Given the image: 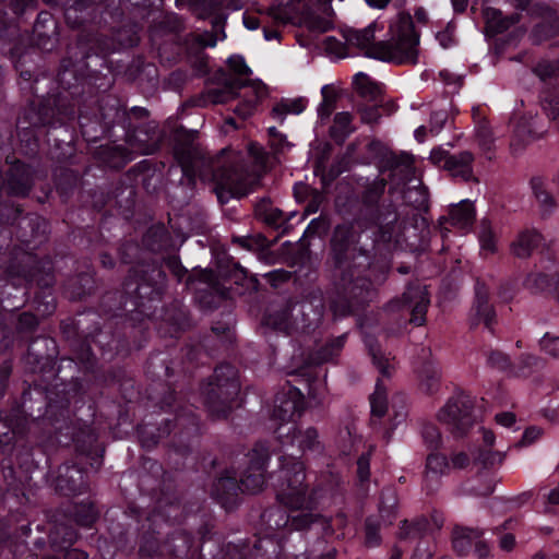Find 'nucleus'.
Here are the masks:
<instances>
[{"label":"nucleus","mask_w":559,"mask_h":559,"mask_svg":"<svg viewBox=\"0 0 559 559\" xmlns=\"http://www.w3.org/2000/svg\"><path fill=\"white\" fill-rule=\"evenodd\" d=\"M374 24L364 29H347L344 39L348 46L364 51L368 58L395 63H415L418 57L419 36L414 29L411 14L400 12L392 19L388 41L373 43Z\"/></svg>","instance_id":"obj_1"},{"label":"nucleus","mask_w":559,"mask_h":559,"mask_svg":"<svg viewBox=\"0 0 559 559\" xmlns=\"http://www.w3.org/2000/svg\"><path fill=\"white\" fill-rule=\"evenodd\" d=\"M305 478V466L300 461H294L290 467H282L281 480L275 486L277 500L292 510H299L300 513L287 515L281 510H273L263 514V518L274 522L275 528L289 525L293 530H304L319 520V516L312 513L317 507L314 492L307 495Z\"/></svg>","instance_id":"obj_2"},{"label":"nucleus","mask_w":559,"mask_h":559,"mask_svg":"<svg viewBox=\"0 0 559 559\" xmlns=\"http://www.w3.org/2000/svg\"><path fill=\"white\" fill-rule=\"evenodd\" d=\"M229 73L222 71L218 80L221 87L207 90L205 102L209 104H225L229 100L241 97L235 112L247 118L254 111L257 105L266 97V86L260 80H251L252 71L240 55H233L227 59Z\"/></svg>","instance_id":"obj_3"},{"label":"nucleus","mask_w":559,"mask_h":559,"mask_svg":"<svg viewBox=\"0 0 559 559\" xmlns=\"http://www.w3.org/2000/svg\"><path fill=\"white\" fill-rule=\"evenodd\" d=\"M183 176L189 180L200 177L201 180H212L216 183V193L223 199L224 193L237 198L246 193L248 179L247 171L241 164V156L233 150H223L212 167L214 170H202L204 159L192 154L176 152Z\"/></svg>","instance_id":"obj_4"},{"label":"nucleus","mask_w":559,"mask_h":559,"mask_svg":"<svg viewBox=\"0 0 559 559\" xmlns=\"http://www.w3.org/2000/svg\"><path fill=\"white\" fill-rule=\"evenodd\" d=\"M304 409V395L297 388L289 386L275 397L273 417L281 421L277 428L278 438L283 444L297 442L301 451L312 449L318 438L313 428L296 431L295 420L300 417Z\"/></svg>","instance_id":"obj_5"},{"label":"nucleus","mask_w":559,"mask_h":559,"mask_svg":"<svg viewBox=\"0 0 559 559\" xmlns=\"http://www.w3.org/2000/svg\"><path fill=\"white\" fill-rule=\"evenodd\" d=\"M331 0H280L270 8V15L277 22L286 24H305L310 28L325 31L323 22L313 17L311 5L326 3Z\"/></svg>","instance_id":"obj_6"},{"label":"nucleus","mask_w":559,"mask_h":559,"mask_svg":"<svg viewBox=\"0 0 559 559\" xmlns=\"http://www.w3.org/2000/svg\"><path fill=\"white\" fill-rule=\"evenodd\" d=\"M248 466L242 472L240 484L243 491L257 493L265 485V467L270 457L269 450L263 443H258L247 455Z\"/></svg>","instance_id":"obj_7"},{"label":"nucleus","mask_w":559,"mask_h":559,"mask_svg":"<svg viewBox=\"0 0 559 559\" xmlns=\"http://www.w3.org/2000/svg\"><path fill=\"white\" fill-rule=\"evenodd\" d=\"M437 417L451 430L461 433L469 424V401L464 395L454 396L439 411Z\"/></svg>","instance_id":"obj_8"},{"label":"nucleus","mask_w":559,"mask_h":559,"mask_svg":"<svg viewBox=\"0 0 559 559\" xmlns=\"http://www.w3.org/2000/svg\"><path fill=\"white\" fill-rule=\"evenodd\" d=\"M32 187L31 168L20 162L14 163L9 170L7 180H0V190L13 195H25Z\"/></svg>","instance_id":"obj_9"},{"label":"nucleus","mask_w":559,"mask_h":559,"mask_svg":"<svg viewBox=\"0 0 559 559\" xmlns=\"http://www.w3.org/2000/svg\"><path fill=\"white\" fill-rule=\"evenodd\" d=\"M404 307L411 310V322L421 325L429 306V296L426 287L420 285L409 286L403 295Z\"/></svg>","instance_id":"obj_10"},{"label":"nucleus","mask_w":559,"mask_h":559,"mask_svg":"<svg viewBox=\"0 0 559 559\" xmlns=\"http://www.w3.org/2000/svg\"><path fill=\"white\" fill-rule=\"evenodd\" d=\"M481 533L473 528H456L453 536V546L459 552H464L473 545L479 557H485L489 552L488 546L479 540Z\"/></svg>","instance_id":"obj_11"},{"label":"nucleus","mask_w":559,"mask_h":559,"mask_svg":"<svg viewBox=\"0 0 559 559\" xmlns=\"http://www.w3.org/2000/svg\"><path fill=\"white\" fill-rule=\"evenodd\" d=\"M474 219L475 210L473 203L467 200H463L450 209L449 215L444 218V222L465 233L471 228Z\"/></svg>","instance_id":"obj_12"},{"label":"nucleus","mask_w":559,"mask_h":559,"mask_svg":"<svg viewBox=\"0 0 559 559\" xmlns=\"http://www.w3.org/2000/svg\"><path fill=\"white\" fill-rule=\"evenodd\" d=\"M239 489L235 474L227 472L214 484L213 496L223 507L228 508L235 502Z\"/></svg>","instance_id":"obj_13"},{"label":"nucleus","mask_w":559,"mask_h":559,"mask_svg":"<svg viewBox=\"0 0 559 559\" xmlns=\"http://www.w3.org/2000/svg\"><path fill=\"white\" fill-rule=\"evenodd\" d=\"M543 240L542 235L535 229H525L519 234L511 245V251L519 258H527Z\"/></svg>","instance_id":"obj_14"},{"label":"nucleus","mask_w":559,"mask_h":559,"mask_svg":"<svg viewBox=\"0 0 559 559\" xmlns=\"http://www.w3.org/2000/svg\"><path fill=\"white\" fill-rule=\"evenodd\" d=\"M350 243L349 227L337 226L332 238V251L340 269L345 267V260L352 251Z\"/></svg>","instance_id":"obj_15"},{"label":"nucleus","mask_w":559,"mask_h":559,"mask_svg":"<svg viewBox=\"0 0 559 559\" xmlns=\"http://www.w3.org/2000/svg\"><path fill=\"white\" fill-rule=\"evenodd\" d=\"M473 155L469 152H462L457 155H452L447 159L445 169L453 176L469 180L473 178L472 169Z\"/></svg>","instance_id":"obj_16"},{"label":"nucleus","mask_w":559,"mask_h":559,"mask_svg":"<svg viewBox=\"0 0 559 559\" xmlns=\"http://www.w3.org/2000/svg\"><path fill=\"white\" fill-rule=\"evenodd\" d=\"M476 317L475 323L483 322L486 328L490 329L495 319V311L488 302L487 292L479 286L476 289V300L473 308Z\"/></svg>","instance_id":"obj_17"},{"label":"nucleus","mask_w":559,"mask_h":559,"mask_svg":"<svg viewBox=\"0 0 559 559\" xmlns=\"http://www.w3.org/2000/svg\"><path fill=\"white\" fill-rule=\"evenodd\" d=\"M353 84L357 93L368 100H377L381 94V85L364 72L354 75Z\"/></svg>","instance_id":"obj_18"},{"label":"nucleus","mask_w":559,"mask_h":559,"mask_svg":"<svg viewBox=\"0 0 559 559\" xmlns=\"http://www.w3.org/2000/svg\"><path fill=\"white\" fill-rule=\"evenodd\" d=\"M307 99L299 97L295 99H283L272 109V116L280 122H283L287 115H299L307 107Z\"/></svg>","instance_id":"obj_19"},{"label":"nucleus","mask_w":559,"mask_h":559,"mask_svg":"<svg viewBox=\"0 0 559 559\" xmlns=\"http://www.w3.org/2000/svg\"><path fill=\"white\" fill-rule=\"evenodd\" d=\"M440 383V369L435 362H427L419 371V385L426 393H433Z\"/></svg>","instance_id":"obj_20"},{"label":"nucleus","mask_w":559,"mask_h":559,"mask_svg":"<svg viewBox=\"0 0 559 559\" xmlns=\"http://www.w3.org/2000/svg\"><path fill=\"white\" fill-rule=\"evenodd\" d=\"M531 188L536 201L538 202L540 211L544 214L550 213L555 207V200L547 191L545 180L540 177H534L531 180Z\"/></svg>","instance_id":"obj_21"},{"label":"nucleus","mask_w":559,"mask_h":559,"mask_svg":"<svg viewBox=\"0 0 559 559\" xmlns=\"http://www.w3.org/2000/svg\"><path fill=\"white\" fill-rule=\"evenodd\" d=\"M344 284H349V293L361 301L365 300L364 294H369L371 282L367 277L360 276V272H356L350 267L347 269V273L343 277Z\"/></svg>","instance_id":"obj_22"},{"label":"nucleus","mask_w":559,"mask_h":559,"mask_svg":"<svg viewBox=\"0 0 559 559\" xmlns=\"http://www.w3.org/2000/svg\"><path fill=\"white\" fill-rule=\"evenodd\" d=\"M214 377L216 386L222 390L224 386L228 388L229 394H237L239 391V383L236 379V371L229 365H223L215 369Z\"/></svg>","instance_id":"obj_23"},{"label":"nucleus","mask_w":559,"mask_h":559,"mask_svg":"<svg viewBox=\"0 0 559 559\" xmlns=\"http://www.w3.org/2000/svg\"><path fill=\"white\" fill-rule=\"evenodd\" d=\"M478 240L483 254H491L497 249V235L489 221L483 219L479 225Z\"/></svg>","instance_id":"obj_24"},{"label":"nucleus","mask_w":559,"mask_h":559,"mask_svg":"<svg viewBox=\"0 0 559 559\" xmlns=\"http://www.w3.org/2000/svg\"><path fill=\"white\" fill-rule=\"evenodd\" d=\"M352 115L348 112H338L334 117L333 126L331 127V136L335 141H344L352 132Z\"/></svg>","instance_id":"obj_25"},{"label":"nucleus","mask_w":559,"mask_h":559,"mask_svg":"<svg viewBox=\"0 0 559 559\" xmlns=\"http://www.w3.org/2000/svg\"><path fill=\"white\" fill-rule=\"evenodd\" d=\"M370 406L372 418H381L388 411L386 389L380 381L377 382L374 392L370 396Z\"/></svg>","instance_id":"obj_26"},{"label":"nucleus","mask_w":559,"mask_h":559,"mask_svg":"<svg viewBox=\"0 0 559 559\" xmlns=\"http://www.w3.org/2000/svg\"><path fill=\"white\" fill-rule=\"evenodd\" d=\"M542 107L545 114L559 129V91L551 90L544 92L542 96Z\"/></svg>","instance_id":"obj_27"},{"label":"nucleus","mask_w":559,"mask_h":559,"mask_svg":"<svg viewBox=\"0 0 559 559\" xmlns=\"http://www.w3.org/2000/svg\"><path fill=\"white\" fill-rule=\"evenodd\" d=\"M487 26L496 33H501L515 23L513 17H503L501 11L487 8L484 12Z\"/></svg>","instance_id":"obj_28"},{"label":"nucleus","mask_w":559,"mask_h":559,"mask_svg":"<svg viewBox=\"0 0 559 559\" xmlns=\"http://www.w3.org/2000/svg\"><path fill=\"white\" fill-rule=\"evenodd\" d=\"M344 343L345 335H341L332 340L317 353L316 357L313 358V361L317 364L330 361L331 359H333L334 356H336L340 353L341 348L344 346Z\"/></svg>","instance_id":"obj_29"},{"label":"nucleus","mask_w":559,"mask_h":559,"mask_svg":"<svg viewBox=\"0 0 559 559\" xmlns=\"http://www.w3.org/2000/svg\"><path fill=\"white\" fill-rule=\"evenodd\" d=\"M539 350L545 356L558 359L559 358V335L547 332L538 342Z\"/></svg>","instance_id":"obj_30"},{"label":"nucleus","mask_w":559,"mask_h":559,"mask_svg":"<svg viewBox=\"0 0 559 559\" xmlns=\"http://www.w3.org/2000/svg\"><path fill=\"white\" fill-rule=\"evenodd\" d=\"M449 467L447 457L442 454L432 453L427 457L426 476L427 478H437L442 475Z\"/></svg>","instance_id":"obj_31"},{"label":"nucleus","mask_w":559,"mask_h":559,"mask_svg":"<svg viewBox=\"0 0 559 559\" xmlns=\"http://www.w3.org/2000/svg\"><path fill=\"white\" fill-rule=\"evenodd\" d=\"M321 94H322V102L320 103V105L318 107V116L321 119H326L330 117V115L332 114V111L335 108L336 97H335L334 91L329 85H324L321 88Z\"/></svg>","instance_id":"obj_32"},{"label":"nucleus","mask_w":559,"mask_h":559,"mask_svg":"<svg viewBox=\"0 0 559 559\" xmlns=\"http://www.w3.org/2000/svg\"><path fill=\"white\" fill-rule=\"evenodd\" d=\"M428 530V521L425 519H420L414 523H408L407 521L403 522V525L400 528V538H416L421 536Z\"/></svg>","instance_id":"obj_33"},{"label":"nucleus","mask_w":559,"mask_h":559,"mask_svg":"<svg viewBox=\"0 0 559 559\" xmlns=\"http://www.w3.org/2000/svg\"><path fill=\"white\" fill-rule=\"evenodd\" d=\"M366 344L369 347L373 364L377 366L379 371L384 376H390V370L393 368V365L390 362V358L383 355L381 349L374 346L369 340H366Z\"/></svg>","instance_id":"obj_34"},{"label":"nucleus","mask_w":559,"mask_h":559,"mask_svg":"<svg viewBox=\"0 0 559 559\" xmlns=\"http://www.w3.org/2000/svg\"><path fill=\"white\" fill-rule=\"evenodd\" d=\"M477 141L480 148L487 155L488 158H491L490 152L493 146V139L491 135L490 129L486 124H480L477 128Z\"/></svg>","instance_id":"obj_35"},{"label":"nucleus","mask_w":559,"mask_h":559,"mask_svg":"<svg viewBox=\"0 0 559 559\" xmlns=\"http://www.w3.org/2000/svg\"><path fill=\"white\" fill-rule=\"evenodd\" d=\"M543 365L544 361L542 358L534 355H526L521 359L518 370H515L513 373L516 376H527L532 371L533 367L537 368L542 367Z\"/></svg>","instance_id":"obj_36"},{"label":"nucleus","mask_w":559,"mask_h":559,"mask_svg":"<svg viewBox=\"0 0 559 559\" xmlns=\"http://www.w3.org/2000/svg\"><path fill=\"white\" fill-rule=\"evenodd\" d=\"M264 324L267 326H272L275 330L289 333L290 326L288 324V312L283 311L278 316L269 314L264 319Z\"/></svg>","instance_id":"obj_37"},{"label":"nucleus","mask_w":559,"mask_h":559,"mask_svg":"<svg viewBox=\"0 0 559 559\" xmlns=\"http://www.w3.org/2000/svg\"><path fill=\"white\" fill-rule=\"evenodd\" d=\"M534 71L542 80H546L555 76L559 71V67L554 62L542 61L535 67Z\"/></svg>","instance_id":"obj_38"},{"label":"nucleus","mask_w":559,"mask_h":559,"mask_svg":"<svg viewBox=\"0 0 559 559\" xmlns=\"http://www.w3.org/2000/svg\"><path fill=\"white\" fill-rule=\"evenodd\" d=\"M484 466H492L500 464L503 461V454L500 452H492L489 450L481 451L476 457Z\"/></svg>","instance_id":"obj_39"},{"label":"nucleus","mask_w":559,"mask_h":559,"mask_svg":"<svg viewBox=\"0 0 559 559\" xmlns=\"http://www.w3.org/2000/svg\"><path fill=\"white\" fill-rule=\"evenodd\" d=\"M533 122H521L515 127L516 136L521 138L523 141H530L538 136L539 133L535 132L533 129Z\"/></svg>","instance_id":"obj_40"},{"label":"nucleus","mask_w":559,"mask_h":559,"mask_svg":"<svg viewBox=\"0 0 559 559\" xmlns=\"http://www.w3.org/2000/svg\"><path fill=\"white\" fill-rule=\"evenodd\" d=\"M488 364L499 370H507L510 367L509 358L501 352H491L488 356Z\"/></svg>","instance_id":"obj_41"},{"label":"nucleus","mask_w":559,"mask_h":559,"mask_svg":"<svg viewBox=\"0 0 559 559\" xmlns=\"http://www.w3.org/2000/svg\"><path fill=\"white\" fill-rule=\"evenodd\" d=\"M452 155L448 153V151L436 147L430 152L429 159L433 165H437L439 167H442L445 169L447 167V159L451 158Z\"/></svg>","instance_id":"obj_42"},{"label":"nucleus","mask_w":559,"mask_h":559,"mask_svg":"<svg viewBox=\"0 0 559 559\" xmlns=\"http://www.w3.org/2000/svg\"><path fill=\"white\" fill-rule=\"evenodd\" d=\"M445 120L447 114L444 111L433 112L430 119V132L432 134H438L443 128Z\"/></svg>","instance_id":"obj_43"},{"label":"nucleus","mask_w":559,"mask_h":559,"mask_svg":"<svg viewBox=\"0 0 559 559\" xmlns=\"http://www.w3.org/2000/svg\"><path fill=\"white\" fill-rule=\"evenodd\" d=\"M369 466H370L369 455H361L357 462L358 477L361 481H365L369 478Z\"/></svg>","instance_id":"obj_44"},{"label":"nucleus","mask_w":559,"mask_h":559,"mask_svg":"<svg viewBox=\"0 0 559 559\" xmlns=\"http://www.w3.org/2000/svg\"><path fill=\"white\" fill-rule=\"evenodd\" d=\"M540 436H542V430L539 428H537V427L527 428L523 433L521 444L528 445V444L533 443L535 440H537Z\"/></svg>","instance_id":"obj_45"},{"label":"nucleus","mask_w":559,"mask_h":559,"mask_svg":"<svg viewBox=\"0 0 559 559\" xmlns=\"http://www.w3.org/2000/svg\"><path fill=\"white\" fill-rule=\"evenodd\" d=\"M439 76L447 85H454V87L461 85L462 78L451 73L449 70H441Z\"/></svg>","instance_id":"obj_46"},{"label":"nucleus","mask_w":559,"mask_h":559,"mask_svg":"<svg viewBox=\"0 0 559 559\" xmlns=\"http://www.w3.org/2000/svg\"><path fill=\"white\" fill-rule=\"evenodd\" d=\"M423 438L431 443H436V441L440 440V433L433 425H426L423 428Z\"/></svg>","instance_id":"obj_47"},{"label":"nucleus","mask_w":559,"mask_h":559,"mask_svg":"<svg viewBox=\"0 0 559 559\" xmlns=\"http://www.w3.org/2000/svg\"><path fill=\"white\" fill-rule=\"evenodd\" d=\"M496 421L500 426L509 428L515 423V416L510 412L499 413L496 415Z\"/></svg>","instance_id":"obj_48"},{"label":"nucleus","mask_w":559,"mask_h":559,"mask_svg":"<svg viewBox=\"0 0 559 559\" xmlns=\"http://www.w3.org/2000/svg\"><path fill=\"white\" fill-rule=\"evenodd\" d=\"M87 512L84 516H79L76 519L78 523H80L81 525H84V526H88L91 525L94 521H95V518H96V513L93 509V507L91 504H87Z\"/></svg>","instance_id":"obj_49"},{"label":"nucleus","mask_w":559,"mask_h":559,"mask_svg":"<svg viewBox=\"0 0 559 559\" xmlns=\"http://www.w3.org/2000/svg\"><path fill=\"white\" fill-rule=\"evenodd\" d=\"M20 324H21V326L32 329L37 324V319L32 313H23L20 317Z\"/></svg>","instance_id":"obj_50"},{"label":"nucleus","mask_w":559,"mask_h":559,"mask_svg":"<svg viewBox=\"0 0 559 559\" xmlns=\"http://www.w3.org/2000/svg\"><path fill=\"white\" fill-rule=\"evenodd\" d=\"M515 544L514 536L512 534H506L500 538V548L510 551L513 549Z\"/></svg>","instance_id":"obj_51"},{"label":"nucleus","mask_w":559,"mask_h":559,"mask_svg":"<svg viewBox=\"0 0 559 559\" xmlns=\"http://www.w3.org/2000/svg\"><path fill=\"white\" fill-rule=\"evenodd\" d=\"M290 216L285 214L283 211L278 209L271 210L269 217L266 218L271 223H277L283 219H289Z\"/></svg>","instance_id":"obj_52"},{"label":"nucleus","mask_w":559,"mask_h":559,"mask_svg":"<svg viewBox=\"0 0 559 559\" xmlns=\"http://www.w3.org/2000/svg\"><path fill=\"white\" fill-rule=\"evenodd\" d=\"M468 457L465 453H457L452 457V464L455 467L463 468L467 465Z\"/></svg>","instance_id":"obj_53"},{"label":"nucleus","mask_w":559,"mask_h":559,"mask_svg":"<svg viewBox=\"0 0 559 559\" xmlns=\"http://www.w3.org/2000/svg\"><path fill=\"white\" fill-rule=\"evenodd\" d=\"M366 538H367V543L370 546H374L379 543V536L377 535L376 531L370 525L367 526Z\"/></svg>","instance_id":"obj_54"},{"label":"nucleus","mask_w":559,"mask_h":559,"mask_svg":"<svg viewBox=\"0 0 559 559\" xmlns=\"http://www.w3.org/2000/svg\"><path fill=\"white\" fill-rule=\"evenodd\" d=\"M87 555L79 549H70L66 552L64 559H86Z\"/></svg>","instance_id":"obj_55"},{"label":"nucleus","mask_w":559,"mask_h":559,"mask_svg":"<svg viewBox=\"0 0 559 559\" xmlns=\"http://www.w3.org/2000/svg\"><path fill=\"white\" fill-rule=\"evenodd\" d=\"M243 24L248 29H257L259 27L258 20L249 15L243 16Z\"/></svg>","instance_id":"obj_56"},{"label":"nucleus","mask_w":559,"mask_h":559,"mask_svg":"<svg viewBox=\"0 0 559 559\" xmlns=\"http://www.w3.org/2000/svg\"><path fill=\"white\" fill-rule=\"evenodd\" d=\"M366 3L373 9H383L385 8L390 0H365Z\"/></svg>","instance_id":"obj_57"},{"label":"nucleus","mask_w":559,"mask_h":559,"mask_svg":"<svg viewBox=\"0 0 559 559\" xmlns=\"http://www.w3.org/2000/svg\"><path fill=\"white\" fill-rule=\"evenodd\" d=\"M454 11L463 12L467 7V0H451Z\"/></svg>","instance_id":"obj_58"},{"label":"nucleus","mask_w":559,"mask_h":559,"mask_svg":"<svg viewBox=\"0 0 559 559\" xmlns=\"http://www.w3.org/2000/svg\"><path fill=\"white\" fill-rule=\"evenodd\" d=\"M426 135V128L424 126L418 127L415 132L414 136L418 142H424Z\"/></svg>","instance_id":"obj_59"},{"label":"nucleus","mask_w":559,"mask_h":559,"mask_svg":"<svg viewBox=\"0 0 559 559\" xmlns=\"http://www.w3.org/2000/svg\"><path fill=\"white\" fill-rule=\"evenodd\" d=\"M483 439H484V442L485 444L491 447L495 442V436L491 431H488V430H484L483 432Z\"/></svg>","instance_id":"obj_60"},{"label":"nucleus","mask_w":559,"mask_h":559,"mask_svg":"<svg viewBox=\"0 0 559 559\" xmlns=\"http://www.w3.org/2000/svg\"><path fill=\"white\" fill-rule=\"evenodd\" d=\"M548 501H549V503H552V504L559 503V490L557 487L549 492Z\"/></svg>","instance_id":"obj_61"},{"label":"nucleus","mask_w":559,"mask_h":559,"mask_svg":"<svg viewBox=\"0 0 559 559\" xmlns=\"http://www.w3.org/2000/svg\"><path fill=\"white\" fill-rule=\"evenodd\" d=\"M271 545L273 546L274 543L271 538H262L259 540V543L254 546L255 550H260L262 548H267V546Z\"/></svg>","instance_id":"obj_62"},{"label":"nucleus","mask_w":559,"mask_h":559,"mask_svg":"<svg viewBox=\"0 0 559 559\" xmlns=\"http://www.w3.org/2000/svg\"><path fill=\"white\" fill-rule=\"evenodd\" d=\"M278 37V33L276 31L264 29V38L266 40H272Z\"/></svg>","instance_id":"obj_63"},{"label":"nucleus","mask_w":559,"mask_h":559,"mask_svg":"<svg viewBox=\"0 0 559 559\" xmlns=\"http://www.w3.org/2000/svg\"><path fill=\"white\" fill-rule=\"evenodd\" d=\"M402 159H403V164H405L406 166H411L414 163L413 156L408 155V154H403Z\"/></svg>","instance_id":"obj_64"}]
</instances>
